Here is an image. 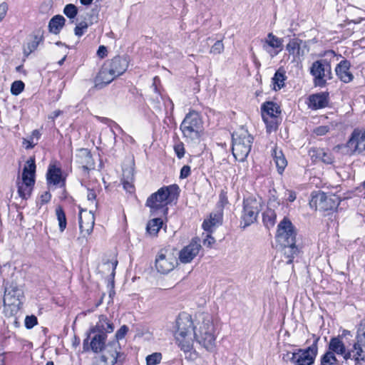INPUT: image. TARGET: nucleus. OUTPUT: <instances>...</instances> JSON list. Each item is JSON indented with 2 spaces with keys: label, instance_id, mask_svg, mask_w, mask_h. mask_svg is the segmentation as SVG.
<instances>
[{
  "label": "nucleus",
  "instance_id": "34",
  "mask_svg": "<svg viewBox=\"0 0 365 365\" xmlns=\"http://www.w3.org/2000/svg\"><path fill=\"white\" fill-rule=\"evenodd\" d=\"M163 225V220L160 217H155L148 221L146 226L147 233L153 237L157 236Z\"/></svg>",
  "mask_w": 365,
  "mask_h": 365
},
{
  "label": "nucleus",
  "instance_id": "51",
  "mask_svg": "<svg viewBox=\"0 0 365 365\" xmlns=\"http://www.w3.org/2000/svg\"><path fill=\"white\" fill-rule=\"evenodd\" d=\"M224 51V44L221 40L217 41L210 48V53L220 54Z\"/></svg>",
  "mask_w": 365,
  "mask_h": 365
},
{
  "label": "nucleus",
  "instance_id": "47",
  "mask_svg": "<svg viewBox=\"0 0 365 365\" xmlns=\"http://www.w3.org/2000/svg\"><path fill=\"white\" fill-rule=\"evenodd\" d=\"M317 158L326 164H331L334 162V158L331 153H326L324 150L317 151Z\"/></svg>",
  "mask_w": 365,
  "mask_h": 365
},
{
  "label": "nucleus",
  "instance_id": "52",
  "mask_svg": "<svg viewBox=\"0 0 365 365\" xmlns=\"http://www.w3.org/2000/svg\"><path fill=\"white\" fill-rule=\"evenodd\" d=\"M36 324H37L36 317L31 315V316H27L25 318V327L27 329L33 328Z\"/></svg>",
  "mask_w": 365,
  "mask_h": 365
},
{
  "label": "nucleus",
  "instance_id": "2",
  "mask_svg": "<svg viewBox=\"0 0 365 365\" xmlns=\"http://www.w3.org/2000/svg\"><path fill=\"white\" fill-rule=\"evenodd\" d=\"M128 67V61L125 56H116L106 61L96 78V87L102 88L110 83L117 77L123 74Z\"/></svg>",
  "mask_w": 365,
  "mask_h": 365
},
{
  "label": "nucleus",
  "instance_id": "38",
  "mask_svg": "<svg viewBox=\"0 0 365 365\" xmlns=\"http://www.w3.org/2000/svg\"><path fill=\"white\" fill-rule=\"evenodd\" d=\"M210 326L211 327H214L211 317L209 314H205L202 317V320L199 324V328L196 330L194 329V337L195 338V334H203V332H207V330H210Z\"/></svg>",
  "mask_w": 365,
  "mask_h": 365
},
{
  "label": "nucleus",
  "instance_id": "21",
  "mask_svg": "<svg viewBox=\"0 0 365 365\" xmlns=\"http://www.w3.org/2000/svg\"><path fill=\"white\" fill-rule=\"evenodd\" d=\"M196 341L208 351H211L215 346V336L214 327L210 326V330L203 334H195Z\"/></svg>",
  "mask_w": 365,
  "mask_h": 365
},
{
  "label": "nucleus",
  "instance_id": "36",
  "mask_svg": "<svg viewBox=\"0 0 365 365\" xmlns=\"http://www.w3.org/2000/svg\"><path fill=\"white\" fill-rule=\"evenodd\" d=\"M286 80L285 71L281 68L278 69L272 78L274 89L275 91L280 90L284 86Z\"/></svg>",
  "mask_w": 365,
  "mask_h": 365
},
{
  "label": "nucleus",
  "instance_id": "9",
  "mask_svg": "<svg viewBox=\"0 0 365 365\" xmlns=\"http://www.w3.org/2000/svg\"><path fill=\"white\" fill-rule=\"evenodd\" d=\"M309 205L312 208L320 211H328L336 209L339 205V197L334 195H327L322 191L312 192Z\"/></svg>",
  "mask_w": 365,
  "mask_h": 365
},
{
  "label": "nucleus",
  "instance_id": "13",
  "mask_svg": "<svg viewBox=\"0 0 365 365\" xmlns=\"http://www.w3.org/2000/svg\"><path fill=\"white\" fill-rule=\"evenodd\" d=\"M178 264V259L173 253L166 249H162L158 253L155 266L158 272L166 274L173 270Z\"/></svg>",
  "mask_w": 365,
  "mask_h": 365
},
{
  "label": "nucleus",
  "instance_id": "53",
  "mask_svg": "<svg viewBox=\"0 0 365 365\" xmlns=\"http://www.w3.org/2000/svg\"><path fill=\"white\" fill-rule=\"evenodd\" d=\"M329 130L330 128L328 125H320L314 128V133L317 135L322 136L329 133Z\"/></svg>",
  "mask_w": 365,
  "mask_h": 365
},
{
  "label": "nucleus",
  "instance_id": "18",
  "mask_svg": "<svg viewBox=\"0 0 365 365\" xmlns=\"http://www.w3.org/2000/svg\"><path fill=\"white\" fill-rule=\"evenodd\" d=\"M95 217L92 211L85 212L83 214L82 212L80 213L79 228L83 237H86V235H89L92 232Z\"/></svg>",
  "mask_w": 365,
  "mask_h": 365
},
{
  "label": "nucleus",
  "instance_id": "4",
  "mask_svg": "<svg viewBox=\"0 0 365 365\" xmlns=\"http://www.w3.org/2000/svg\"><path fill=\"white\" fill-rule=\"evenodd\" d=\"M179 187L177 185L164 186L156 192L153 193L146 201V206L150 208L153 215H158V211L165 212L168 208L166 205L171 202L178 194Z\"/></svg>",
  "mask_w": 365,
  "mask_h": 365
},
{
  "label": "nucleus",
  "instance_id": "12",
  "mask_svg": "<svg viewBox=\"0 0 365 365\" xmlns=\"http://www.w3.org/2000/svg\"><path fill=\"white\" fill-rule=\"evenodd\" d=\"M120 346L118 341L109 342L101 351V361L104 363V365H114L115 364L122 365L125 356L120 351Z\"/></svg>",
  "mask_w": 365,
  "mask_h": 365
},
{
  "label": "nucleus",
  "instance_id": "19",
  "mask_svg": "<svg viewBox=\"0 0 365 365\" xmlns=\"http://www.w3.org/2000/svg\"><path fill=\"white\" fill-rule=\"evenodd\" d=\"M18 277L16 276V281H12L9 284L7 282L5 284L4 297V298L11 297L13 302L23 301L24 298V291L22 286L17 282Z\"/></svg>",
  "mask_w": 365,
  "mask_h": 365
},
{
  "label": "nucleus",
  "instance_id": "29",
  "mask_svg": "<svg viewBox=\"0 0 365 365\" xmlns=\"http://www.w3.org/2000/svg\"><path fill=\"white\" fill-rule=\"evenodd\" d=\"M66 23V19L62 15H56L48 22V31L53 34H58Z\"/></svg>",
  "mask_w": 365,
  "mask_h": 365
},
{
  "label": "nucleus",
  "instance_id": "7",
  "mask_svg": "<svg viewBox=\"0 0 365 365\" xmlns=\"http://www.w3.org/2000/svg\"><path fill=\"white\" fill-rule=\"evenodd\" d=\"M36 164L34 158H30L23 169L22 178L17 179L16 185L20 197L27 200L35 184Z\"/></svg>",
  "mask_w": 365,
  "mask_h": 365
},
{
  "label": "nucleus",
  "instance_id": "16",
  "mask_svg": "<svg viewBox=\"0 0 365 365\" xmlns=\"http://www.w3.org/2000/svg\"><path fill=\"white\" fill-rule=\"evenodd\" d=\"M200 242L198 237H195L188 245L181 250L179 253V259L182 263H189L197 255L201 249Z\"/></svg>",
  "mask_w": 365,
  "mask_h": 365
},
{
  "label": "nucleus",
  "instance_id": "63",
  "mask_svg": "<svg viewBox=\"0 0 365 365\" xmlns=\"http://www.w3.org/2000/svg\"><path fill=\"white\" fill-rule=\"evenodd\" d=\"M96 197V194L94 190L88 189L87 198L89 201H93Z\"/></svg>",
  "mask_w": 365,
  "mask_h": 365
},
{
  "label": "nucleus",
  "instance_id": "56",
  "mask_svg": "<svg viewBox=\"0 0 365 365\" xmlns=\"http://www.w3.org/2000/svg\"><path fill=\"white\" fill-rule=\"evenodd\" d=\"M283 360L285 361H291L294 364L295 359H296V352L291 353L287 352L286 354L283 356Z\"/></svg>",
  "mask_w": 365,
  "mask_h": 365
},
{
  "label": "nucleus",
  "instance_id": "55",
  "mask_svg": "<svg viewBox=\"0 0 365 365\" xmlns=\"http://www.w3.org/2000/svg\"><path fill=\"white\" fill-rule=\"evenodd\" d=\"M175 152L178 158H182L185 155V148L182 143H180L174 146Z\"/></svg>",
  "mask_w": 365,
  "mask_h": 365
},
{
  "label": "nucleus",
  "instance_id": "42",
  "mask_svg": "<svg viewBox=\"0 0 365 365\" xmlns=\"http://www.w3.org/2000/svg\"><path fill=\"white\" fill-rule=\"evenodd\" d=\"M56 215L58 221V226L61 232H63L66 227V217L63 208L61 206H58L56 208Z\"/></svg>",
  "mask_w": 365,
  "mask_h": 365
},
{
  "label": "nucleus",
  "instance_id": "31",
  "mask_svg": "<svg viewBox=\"0 0 365 365\" xmlns=\"http://www.w3.org/2000/svg\"><path fill=\"white\" fill-rule=\"evenodd\" d=\"M305 44L302 40L299 38H292L287 44L286 48L289 54L300 56H304V51L302 48V44Z\"/></svg>",
  "mask_w": 365,
  "mask_h": 365
},
{
  "label": "nucleus",
  "instance_id": "11",
  "mask_svg": "<svg viewBox=\"0 0 365 365\" xmlns=\"http://www.w3.org/2000/svg\"><path fill=\"white\" fill-rule=\"evenodd\" d=\"M344 147L349 155H365V130L355 128Z\"/></svg>",
  "mask_w": 365,
  "mask_h": 365
},
{
  "label": "nucleus",
  "instance_id": "45",
  "mask_svg": "<svg viewBox=\"0 0 365 365\" xmlns=\"http://www.w3.org/2000/svg\"><path fill=\"white\" fill-rule=\"evenodd\" d=\"M63 14L68 19H73L78 14V8L73 4H66L63 9Z\"/></svg>",
  "mask_w": 365,
  "mask_h": 365
},
{
  "label": "nucleus",
  "instance_id": "17",
  "mask_svg": "<svg viewBox=\"0 0 365 365\" xmlns=\"http://www.w3.org/2000/svg\"><path fill=\"white\" fill-rule=\"evenodd\" d=\"M356 342L351 349L356 359L365 361V321H362L357 329Z\"/></svg>",
  "mask_w": 365,
  "mask_h": 365
},
{
  "label": "nucleus",
  "instance_id": "25",
  "mask_svg": "<svg viewBox=\"0 0 365 365\" xmlns=\"http://www.w3.org/2000/svg\"><path fill=\"white\" fill-rule=\"evenodd\" d=\"M222 222V215L220 212L211 213L210 217L204 220L202 228L204 230L211 233Z\"/></svg>",
  "mask_w": 365,
  "mask_h": 365
},
{
  "label": "nucleus",
  "instance_id": "24",
  "mask_svg": "<svg viewBox=\"0 0 365 365\" xmlns=\"http://www.w3.org/2000/svg\"><path fill=\"white\" fill-rule=\"evenodd\" d=\"M76 161L84 170H88L94 164L91 152L86 148L78 149L76 154Z\"/></svg>",
  "mask_w": 365,
  "mask_h": 365
},
{
  "label": "nucleus",
  "instance_id": "62",
  "mask_svg": "<svg viewBox=\"0 0 365 365\" xmlns=\"http://www.w3.org/2000/svg\"><path fill=\"white\" fill-rule=\"evenodd\" d=\"M97 55L100 58H104L107 55V48L104 46H100L97 51Z\"/></svg>",
  "mask_w": 365,
  "mask_h": 365
},
{
  "label": "nucleus",
  "instance_id": "30",
  "mask_svg": "<svg viewBox=\"0 0 365 365\" xmlns=\"http://www.w3.org/2000/svg\"><path fill=\"white\" fill-rule=\"evenodd\" d=\"M106 337L107 336L106 333L98 332L97 334H96L90 343V348L91 350L96 353L101 351L106 346L105 344Z\"/></svg>",
  "mask_w": 365,
  "mask_h": 365
},
{
  "label": "nucleus",
  "instance_id": "22",
  "mask_svg": "<svg viewBox=\"0 0 365 365\" xmlns=\"http://www.w3.org/2000/svg\"><path fill=\"white\" fill-rule=\"evenodd\" d=\"M329 103V93H318L309 97L308 106L312 110L321 109L327 107Z\"/></svg>",
  "mask_w": 365,
  "mask_h": 365
},
{
  "label": "nucleus",
  "instance_id": "44",
  "mask_svg": "<svg viewBox=\"0 0 365 365\" xmlns=\"http://www.w3.org/2000/svg\"><path fill=\"white\" fill-rule=\"evenodd\" d=\"M159 81H160L159 78L158 76H155L153 78V83L152 85V87L153 88V91H154V96L152 97V101L155 103V107L158 108H160L159 104H160V100L161 98L160 93L157 88V82H159Z\"/></svg>",
  "mask_w": 365,
  "mask_h": 365
},
{
  "label": "nucleus",
  "instance_id": "26",
  "mask_svg": "<svg viewBox=\"0 0 365 365\" xmlns=\"http://www.w3.org/2000/svg\"><path fill=\"white\" fill-rule=\"evenodd\" d=\"M272 155L278 173L282 174L287 165V161L284 153L282 150L274 146L272 149Z\"/></svg>",
  "mask_w": 365,
  "mask_h": 365
},
{
  "label": "nucleus",
  "instance_id": "58",
  "mask_svg": "<svg viewBox=\"0 0 365 365\" xmlns=\"http://www.w3.org/2000/svg\"><path fill=\"white\" fill-rule=\"evenodd\" d=\"M190 175V167L189 165H184L180 170V178H186Z\"/></svg>",
  "mask_w": 365,
  "mask_h": 365
},
{
  "label": "nucleus",
  "instance_id": "28",
  "mask_svg": "<svg viewBox=\"0 0 365 365\" xmlns=\"http://www.w3.org/2000/svg\"><path fill=\"white\" fill-rule=\"evenodd\" d=\"M113 329H114L113 324L107 320V318L106 316L101 315L99 317L98 322L97 323V324L95 327H92L90 329V333H93V334H95L96 332L110 333L113 331Z\"/></svg>",
  "mask_w": 365,
  "mask_h": 365
},
{
  "label": "nucleus",
  "instance_id": "48",
  "mask_svg": "<svg viewBox=\"0 0 365 365\" xmlns=\"http://www.w3.org/2000/svg\"><path fill=\"white\" fill-rule=\"evenodd\" d=\"M88 28V23L86 21H82L76 26L74 29V34L78 37H81L87 31Z\"/></svg>",
  "mask_w": 365,
  "mask_h": 365
},
{
  "label": "nucleus",
  "instance_id": "41",
  "mask_svg": "<svg viewBox=\"0 0 365 365\" xmlns=\"http://www.w3.org/2000/svg\"><path fill=\"white\" fill-rule=\"evenodd\" d=\"M262 218L264 224L269 228L275 224L277 215L273 210L268 209L263 213Z\"/></svg>",
  "mask_w": 365,
  "mask_h": 365
},
{
  "label": "nucleus",
  "instance_id": "15",
  "mask_svg": "<svg viewBox=\"0 0 365 365\" xmlns=\"http://www.w3.org/2000/svg\"><path fill=\"white\" fill-rule=\"evenodd\" d=\"M262 48L273 58L277 56L283 47V40L269 33L267 37L261 40Z\"/></svg>",
  "mask_w": 365,
  "mask_h": 365
},
{
  "label": "nucleus",
  "instance_id": "1",
  "mask_svg": "<svg viewBox=\"0 0 365 365\" xmlns=\"http://www.w3.org/2000/svg\"><path fill=\"white\" fill-rule=\"evenodd\" d=\"M177 329L175 338L180 349L188 356L185 359L195 360L197 357V353L193 349V341L192 336L194 334L193 322L191 317L187 314H180L176 320Z\"/></svg>",
  "mask_w": 365,
  "mask_h": 365
},
{
  "label": "nucleus",
  "instance_id": "46",
  "mask_svg": "<svg viewBox=\"0 0 365 365\" xmlns=\"http://www.w3.org/2000/svg\"><path fill=\"white\" fill-rule=\"evenodd\" d=\"M162 359V354L159 352H155L152 354L147 356L146 364L147 365H157L160 363Z\"/></svg>",
  "mask_w": 365,
  "mask_h": 365
},
{
  "label": "nucleus",
  "instance_id": "6",
  "mask_svg": "<svg viewBox=\"0 0 365 365\" xmlns=\"http://www.w3.org/2000/svg\"><path fill=\"white\" fill-rule=\"evenodd\" d=\"M180 128L187 142L199 140L203 133V121L199 113L190 110L187 113Z\"/></svg>",
  "mask_w": 365,
  "mask_h": 365
},
{
  "label": "nucleus",
  "instance_id": "10",
  "mask_svg": "<svg viewBox=\"0 0 365 365\" xmlns=\"http://www.w3.org/2000/svg\"><path fill=\"white\" fill-rule=\"evenodd\" d=\"M297 230L292 222L284 217L278 225L276 240L279 245L296 244Z\"/></svg>",
  "mask_w": 365,
  "mask_h": 365
},
{
  "label": "nucleus",
  "instance_id": "54",
  "mask_svg": "<svg viewBox=\"0 0 365 365\" xmlns=\"http://www.w3.org/2000/svg\"><path fill=\"white\" fill-rule=\"evenodd\" d=\"M128 331V327L126 325H123L115 333V340L118 341L119 339L124 338L125 335Z\"/></svg>",
  "mask_w": 365,
  "mask_h": 365
},
{
  "label": "nucleus",
  "instance_id": "23",
  "mask_svg": "<svg viewBox=\"0 0 365 365\" xmlns=\"http://www.w3.org/2000/svg\"><path fill=\"white\" fill-rule=\"evenodd\" d=\"M4 313L7 317L21 315V308L23 301L13 302L11 297L4 298Z\"/></svg>",
  "mask_w": 365,
  "mask_h": 365
},
{
  "label": "nucleus",
  "instance_id": "35",
  "mask_svg": "<svg viewBox=\"0 0 365 365\" xmlns=\"http://www.w3.org/2000/svg\"><path fill=\"white\" fill-rule=\"evenodd\" d=\"M283 250L284 255L286 258L288 259L287 263L291 264L293 262V259L297 257L299 253V248L296 246V244L294 245H280Z\"/></svg>",
  "mask_w": 365,
  "mask_h": 365
},
{
  "label": "nucleus",
  "instance_id": "40",
  "mask_svg": "<svg viewBox=\"0 0 365 365\" xmlns=\"http://www.w3.org/2000/svg\"><path fill=\"white\" fill-rule=\"evenodd\" d=\"M339 361L333 351L328 350L321 358V365H339Z\"/></svg>",
  "mask_w": 365,
  "mask_h": 365
},
{
  "label": "nucleus",
  "instance_id": "59",
  "mask_svg": "<svg viewBox=\"0 0 365 365\" xmlns=\"http://www.w3.org/2000/svg\"><path fill=\"white\" fill-rule=\"evenodd\" d=\"M51 198V195L50 194L49 192H45L44 193H43L41 195V205H43L45 203H47L50 201Z\"/></svg>",
  "mask_w": 365,
  "mask_h": 365
},
{
  "label": "nucleus",
  "instance_id": "3",
  "mask_svg": "<svg viewBox=\"0 0 365 365\" xmlns=\"http://www.w3.org/2000/svg\"><path fill=\"white\" fill-rule=\"evenodd\" d=\"M336 56L334 51L329 50L324 53V58L314 61L309 68L310 74L314 77L315 86L323 88L327 81L333 78L331 71V60Z\"/></svg>",
  "mask_w": 365,
  "mask_h": 365
},
{
  "label": "nucleus",
  "instance_id": "32",
  "mask_svg": "<svg viewBox=\"0 0 365 365\" xmlns=\"http://www.w3.org/2000/svg\"><path fill=\"white\" fill-rule=\"evenodd\" d=\"M329 350L333 351L335 354L341 356L347 353L346 346L339 337H333L330 339Z\"/></svg>",
  "mask_w": 365,
  "mask_h": 365
},
{
  "label": "nucleus",
  "instance_id": "64",
  "mask_svg": "<svg viewBox=\"0 0 365 365\" xmlns=\"http://www.w3.org/2000/svg\"><path fill=\"white\" fill-rule=\"evenodd\" d=\"M61 113L62 112L60 110H54L50 115L49 118H51L53 120L57 117H58L61 114Z\"/></svg>",
  "mask_w": 365,
  "mask_h": 365
},
{
  "label": "nucleus",
  "instance_id": "8",
  "mask_svg": "<svg viewBox=\"0 0 365 365\" xmlns=\"http://www.w3.org/2000/svg\"><path fill=\"white\" fill-rule=\"evenodd\" d=\"M262 208V200L259 197L250 196L243 200V210L241 215L244 227L254 223Z\"/></svg>",
  "mask_w": 365,
  "mask_h": 365
},
{
  "label": "nucleus",
  "instance_id": "60",
  "mask_svg": "<svg viewBox=\"0 0 365 365\" xmlns=\"http://www.w3.org/2000/svg\"><path fill=\"white\" fill-rule=\"evenodd\" d=\"M215 242V240L210 235H207L206 238L203 240V245L207 247H210Z\"/></svg>",
  "mask_w": 365,
  "mask_h": 365
},
{
  "label": "nucleus",
  "instance_id": "61",
  "mask_svg": "<svg viewBox=\"0 0 365 365\" xmlns=\"http://www.w3.org/2000/svg\"><path fill=\"white\" fill-rule=\"evenodd\" d=\"M8 10V6L6 3L0 4V21L5 16Z\"/></svg>",
  "mask_w": 365,
  "mask_h": 365
},
{
  "label": "nucleus",
  "instance_id": "14",
  "mask_svg": "<svg viewBox=\"0 0 365 365\" xmlns=\"http://www.w3.org/2000/svg\"><path fill=\"white\" fill-rule=\"evenodd\" d=\"M319 338L307 349H299L296 352L294 365H312L317 354V342Z\"/></svg>",
  "mask_w": 365,
  "mask_h": 365
},
{
  "label": "nucleus",
  "instance_id": "50",
  "mask_svg": "<svg viewBox=\"0 0 365 365\" xmlns=\"http://www.w3.org/2000/svg\"><path fill=\"white\" fill-rule=\"evenodd\" d=\"M262 119L267 125V132L271 133L272 131L277 130V124L276 118H267L265 117H262Z\"/></svg>",
  "mask_w": 365,
  "mask_h": 365
},
{
  "label": "nucleus",
  "instance_id": "5",
  "mask_svg": "<svg viewBox=\"0 0 365 365\" xmlns=\"http://www.w3.org/2000/svg\"><path fill=\"white\" fill-rule=\"evenodd\" d=\"M232 154L235 159L244 162L250 153L253 143V137L243 126L235 131L232 135Z\"/></svg>",
  "mask_w": 365,
  "mask_h": 365
},
{
  "label": "nucleus",
  "instance_id": "49",
  "mask_svg": "<svg viewBox=\"0 0 365 365\" xmlns=\"http://www.w3.org/2000/svg\"><path fill=\"white\" fill-rule=\"evenodd\" d=\"M24 89V83L21 81H14L11 86V93L17 96L20 94Z\"/></svg>",
  "mask_w": 365,
  "mask_h": 365
},
{
  "label": "nucleus",
  "instance_id": "27",
  "mask_svg": "<svg viewBox=\"0 0 365 365\" xmlns=\"http://www.w3.org/2000/svg\"><path fill=\"white\" fill-rule=\"evenodd\" d=\"M262 117L267 118H277L280 113L279 107L272 101H267L262 105Z\"/></svg>",
  "mask_w": 365,
  "mask_h": 365
},
{
  "label": "nucleus",
  "instance_id": "33",
  "mask_svg": "<svg viewBox=\"0 0 365 365\" xmlns=\"http://www.w3.org/2000/svg\"><path fill=\"white\" fill-rule=\"evenodd\" d=\"M46 178L48 184L53 185L59 184L62 180L61 169L54 165L49 166Z\"/></svg>",
  "mask_w": 365,
  "mask_h": 365
},
{
  "label": "nucleus",
  "instance_id": "37",
  "mask_svg": "<svg viewBox=\"0 0 365 365\" xmlns=\"http://www.w3.org/2000/svg\"><path fill=\"white\" fill-rule=\"evenodd\" d=\"M343 356V360L339 361V365H360V362L362 361L361 359H356V356H354V352L352 350H348L347 353Z\"/></svg>",
  "mask_w": 365,
  "mask_h": 365
},
{
  "label": "nucleus",
  "instance_id": "20",
  "mask_svg": "<svg viewBox=\"0 0 365 365\" xmlns=\"http://www.w3.org/2000/svg\"><path fill=\"white\" fill-rule=\"evenodd\" d=\"M351 68L350 62L344 59L341 61L335 68V73L337 77L345 83H350L354 79V75L349 71Z\"/></svg>",
  "mask_w": 365,
  "mask_h": 365
},
{
  "label": "nucleus",
  "instance_id": "57",
  "mask_svg": "<svg viewBox=\"0 0 365 365\" xmlns=\"http://www.w3.org/2000/svg\"><path fill=\"white\" fill-rule=\"evenodd\" d=\"M284 194H285V196L287 195V200L290 202H294L296 200V198H297V194L293 190H287L285 191Z\"/></svg>",
  "mask_w": 365,
  "mask_h": 365
},
{
  "label": "nucleus",
  "instance_id": "43",
  "mask_svg": "<svg viewBox=\"0 0 365 365\" xmlns=\"http://www.w3.org/2000/svg\"><path fill=\"white\" fill-rule=\"evenodd\" d=\"M43 39V31L38 30L34 36V40L28 43V48L29 52L34 51Z\"/></svg>",
  "mask_w": 365,
  "mask_h": 365
},
{
  "label": "nucleus",
  "instance_id": "39",
  "mask_svg": "<svg viewBox=\"0 0 365 365\" xmlns=\"http://www.w3.org/2000/svg\"><path fill=\"white\" fill-rule=\"evenodd\" d=\"M133 174L130 170H126L123 172V188L129 192H133L134 191V186L133 185Z\"/></svg>",
  "mask_w": 365,
  "mask_h": 365
}]
</instances>
